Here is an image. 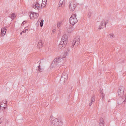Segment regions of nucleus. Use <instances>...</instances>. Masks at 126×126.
<instances>
[{"label": "nucleus", "mask_w": 126, "mask_h": 126, "mask_svg": "<svg viewBox=\"0 0 126 126\" xmlns=\"http://www.w3.org/2000/svg\"><path fill=\"white\" fill-rule=\"evenodd\" d=\"M69 51V49L68 48H67L66 50H65V54H68Z\"/></svg>", "instance_id": "27"}, {"label": "nucleus", "mask_w": 126, "mask_h": 126, "mask_svg": "<svg viewBox=\"0 0 126 126\" xmlns=\"http://www.w3.org/2000/svg\"><path fill=\"white\" fill-rule=\"evenodd\" d=\"M76 14H72L69 19V21L71 25H73L77 23L78 20L76 18Z\"/></svg>", "instance_id": "3"}, {"label": "nucleus", "mask_w": 126, "mask_h": 126, "mask_svg": "<svg viewBox=\"0 0 126 126\" xmlns=\"http://www.w3.org/2000/svg\"><path fill=\"white\" fill-rule=\"evenodd\" d=\"M6 31V29L5 28H4L1 29V33L2 36H4L5 34Z\"/></svg>", "instance_id": "14"}, {"label": "nucleus", "mask_w": 126, "mask_h": 126, "mask_svg": "<svg viewBox=\"0 0 126 126\" xmlns=\"http://www.w3.org/2000/svg\"><path fill=\"white\" fill-rule=\"evenodd\" d=\"M67 35H64L63 36L61 41V43H63L66 44H67Z\"/></svg>", "instance_id": "10"}, {"label": "nucleus", "mask_w": 126, "mask_h": 126, "mask_svg": "<svg viewBox=\"0 0 126 126\" xmlns=\"http://www.w3.org/2000/svg\"><path fill=\"white\" fill-rule=\"evenodd\" d=\"M92 12H89L88 13V18H90L92 14Z\"/></svg>", "instance_id": "29"}, {"label": "nucleus", "mask_w": 126, "mask_h": 126, "mask_svg": "<svg viewBox=\"0 0 126 126\" xmlns=\"http://www.w3.org/2000/svg\"><path fill=\"white\" fill-rule=\"evenodd\" d=\"M101 21L104 22V26L105 27V28L106 24H107L108 23V20H107L106 21L104 20H103Z\"/></svg>", "instance_id": "25"}, {"label": "nucleus", "mask_w": 126, "mask_h": 126, "mask_svg": "<svg viewBox=\"0 0 126 126\" xmlns=\"http://www.w3.org/2000/svg\"><path fill=\"white\" fill-rule=\"evenodd\" d=\"M104 22L103 21H101V24L99 26V28L98 29V30H100L101 29H102L103 28V27H102L103 26H104V25H103L104 24Z\"/></svg>", "instance_id": "17"}, {"label": "nucleus", "mask_w": 126, "mask_h": 126, "mask_svg": "<svg viewBox=\"0 0 126 126\" xmlns=\"http://www.w3.org/2000/svg\"><path fill=\"white\" fill-rule=\"evenodd\" d=\"M125 88L123 86H121L119 87L118 91V94L120 97L121 96L124 94V92Z\"/></svg>", "instance_id": "7"}, {"label": "nucleus", "mask_w": 126, "mask_h": 126, "mask_svg": "<svg viewBox=\"0 0 126 126\" xmlns=\"http://www.w3.org/2000/svg\"><path fill=\"white\" fill-rule=\"evenodd\" d=\"M42 3L45 5H46L47 4V2H45V1L43 2Z\"/></svg>", "instance_id": "34"}, {"label": "nucleus", "mask_w": 126, "mask_h": 126, "mask_svg": "<svg viewBox=\"0 0 126 126\" xmlns=\"http://www.w3.org/2000/svg\"><path fill=\"white\" fill-rule=\"evenodd\" d=\"M40 61V62L38 61L37 62V63H39V64L38 65L37 68L36 69V70L37 71V72L39 73L42 72L44 70L43 68H42L40 66V65L41 64V63L43 62V60L41 59Z\"/></svg>", "instance_id": "6"}, {"label": "nucleus", "mask_w": 126, "mask_h": 126, "mask_svg": "<svg viewBox=\"0 0 126 126\" xmlns=\"http://www.w3.org/2000/svg\"><path fill=\"white\" fill-rule=\"evenodd\" d=\"M69 8L71 11H73L76 6V5L72 1H71L69 2Z\"/></svg>", "instance_id": "8"}, {"label": "nucleus", "mask_w": 126, "mask_h": 126, "mask_svg": "<svg viewBox=\"0 0 126 126\" xmlns=\"http://www.w3.org/2000/svg\"><path fill=\"white\" fill-rule=\"evenodd\" d=\"M34 3L35 4H34L33 6V8L36 10L39 9L40 7V5L37 2H36V3Z\"/></svg>", "instance_id": "13"}, {"label": "nucleus", "mask_w": 126, "mask_h": 126, "mask_svg": "<svg viewBox=\"0 0 126 126\" xmlns=\"http://www.w3.org/2000/svg\"><path fill=\"white\" fill-rule=\"evenodd\" d=\"M67 74H63L61 76L60 83L62 85H63L67 81Z\"/></svg>", "instance_id": "4"}, {"label": "nucleus", "mask_w": 126, "mask_h": 126, "mask_svg": "<svg viewBox=\"0 0 126 126\" xmlns=\"http://www.w3.org/2000/svg\"><path fill=\"white\" fill-rule=\"evenodd\" d=\"M42 2H45H45H47V0H42Z\"/></svg>", "instance_id": "37"}, {"label": "nucleus", "mask_w": 126, "mask_h": 126, "mask_svg": "<svg viewBox=\"0 0 126 126\" xmlns=\"http://www.w3.org/2000/svg\"><path fill=\"white\" fill-rule=\"evenodd\" d=\"M22 32H20V34H21V35H22Z\"/></svg>", "instance_id": "40"}, {"label": "nucleus", "mask_w": 126, "mask_h": 126, "mask_svg": "<svg viewBox=\"0 0 126 126\" xmlns=\"http://www.w3.org/2000/svg\"><path fill=\"white\" fill-rule=\"evenodd\" d=\"M73 26V25L70 24L67 25L66 28L68 32L71 33L74 30Z\"/></svg>", "instance_id": "9"}, {"label": "nucleus", "mask_w": 126, "mask_h": 126, "mask_svg": "<svg viewBox=\"0 0 126 126\" xmlns=\"http://www.w3.org/2000/svg\"><path fill=\"white\" fill-rule=\"evenodd\" d=\"M66 57L61 58L59 57L55 59L51 65L52 68L59 67L62 65L65 62Z\"/></svg>", "instance_id": "1"}, {"label": "nucleus", "mask_w": 126, "mask_h": 126, "mask_svg": "<svg viewBox=\"0 0 126 126\" xmlns=\"http://www.w3.org/2000/svg\"><path fill=\"white\" fill-rule=\"evenodd\" d=\"M94 101L95 98L94 97V96L93 95V96L92 97L91 102L89 104V105L90 106H91V105L93 102Z\"/></svg>", "instance_id": "18"}, {"label": "nucleus", "mask_w": 126, "mask_h": 126, "mask_svg": "<svg viewBox=\"0 0 126 126\" xmlns=\"http://www.w3.org/2000/svg\"><path fill=\"white\" fill-rule=\"evenodd\" d=\"M26 32V30H24L22 32L23 33H25Z\"/></svg>", "instance_id": "39"}, {"label": "nucleus", "mask_w": 126, "mask_h": 126, "mask_svg": "<svg viewBox=\"0 0 126 126\" xmlns=\"http://www.w3.org/2000/svg\"><path fill=\"white\" fill-rule=\"evenodd\" d=\"M43 46L42 42L41 41H39L38 44L37 48L39 49L42 47Z\"/></svg>", "instance_id": "16"}, {"label": "nucleus", "mask_w": 126, "mask_h": 126, "mask_svg": "<svg viewBox=\"0 0 126 126\" xmlns=\"http://www.w3.org/2000/svg\"><path fill=\"white\" fill-rule=\"evenodd\" d=\"M62 22H60L59 23H58L57 24V27L58 28H59L61 26V24Z\"/></svg>", "instance_id": "31"}, {"label": "nucleus", "mask_w": 126, "mask_h": 126, "mask_svg": "<svg viewBox=\"0 0 126 126\" xmlns=\"http://www.w3.org/2000/svg\"><path fill=\"white\" fill-rule=\"evenodd\" d=\"M26 22V21H24L22 23V24L24 25V24H25V23Z\"/></svg>", "instance_id": "36"}, {"label": "nucleus", "mask_w": 126, "mask_h": 126, "mask_svg": "<svg viewBox=\"0 0 126 126\" xmlns=\"http://www.w3.org/2000/svg\"><path fill=\"white\" fill-rule=\"evenodd\" d=\"M1 103V104H7V101L5 100H3Z\"/></svg>", "instance_id": "30"}, {"label": "nucleus", "mask_w": 126, "mask_h": 126, "mask_svg": "<svg viewBox=\"0 0 126 126\" xmlns=\"http://www.w3.org/2000/svg\"><path fill=\"white\" fill-rule=\"evenodd\" d=\"M25 30H26V31L27 30V31H28V29H27Z\"/></svg>", "instance_id": "41"}, {"label": "nucleus", "mask_w": 126, "mask_h": 126, "mask_svg": "<svg viewBox=\"0 0 126 126\" xmlns=\"http://www.w3.org/2000/svg\"><path fill=\"white\" fill-rule=\"evenodd\" d=\"M99 125L100 126H104V122L103 118H101L100 120Z\"/></svg>", "instance_id": "15"}, {"label": "nucleus", "mask_w": 126, "mask_h": 126, "mask_svg": "<svg viewBox=\"0 0 126 126\" xmlns=\"http://www.w3.org/2000/svg\"><path fill=\"white\" fill-rule=\"evenodd\" d=\"M64 0H60L59 3V6L60 7L63 3V2H64Z\"/></svg>", "instance_id": "22"}, {"label": "nucleus", "mask_w": 126, "mask_h": 126, "mask_svg": "<svg viewBox=\"0 0 126 126\" xmlns=\"http://www.w3.org/2000/svg\"><path fill=\"white\" fill-rule=\"evenodd\" d=\"M55 31H56V30H53L52 31V33H54V32H55Z\"/></svg>", "instance_id": "38"}, {"label": "nucleus", "mask_w": 126, "mask_h": 126, "mask_svg": "<svg viewBox=\"0 0 126 126\" xmlns=\"http://www.w3.org/2000/svg\"><path fill=\"white\" fill-rule=\"evenodd\" d=\"M43 22L44 20L43 19L41 20V21L40 22V26L41 27H42L43 26Z\"/></svg>", "instance_id": "26"}, {"label": "nucleus", "mask_w": 126, "mask_h": 126, "mask_svg": "<svg viewBox=\"0 0 126 126\" xmlns=\"http://www.w3.org/2000/svg\"><path fill=\"white\" fill-rule=\"evenodd\" d=\"M5 108H4V107H1L0 106V110H3Z\"/></svg>", "instance_id": "33"}, {"label": "nucleus", "mask_w": 126, "mask_h": 126, "mask_svg": "<svg viewBox=\"0 0 126 126\" xmlns=\"http://www.w3.org/2000/svg\"><path fill=\"white\" fill-rule=\"evenodd\" d=\"M33 18L34 19L36 18L39 16V14L38 13H36L34 12V13L33 14Z\"/></svg>", "instance_id": "20"}, {"label": "nucleus", "mask_w": 126, "mask_h": 126, "mask_svg": "<svg viewBox=\"0 0 126 126\" xmlns=\"http://www.w3.org/2000/svg\"><path fill=\"white\" fill-rule=\"evenodd\" d=\"M3 117H1L0 119V124L1 123V122L3 121Z\"/></svg>", "instance_id": "32"}, {"label": "nucleus", "mask_w": 126, "mask_h": 126, "mask_svg": "<svg viewBox=\"0 0 126 126\" xmlns=\"http://www.w3.org/2000/svg\"><path fill=\"white\" fill-rule=\"evenodd\" d=\"M66 44L63 43H61L60 42L58 46V48L59 50L65 47Z\"/></svg>", "instance_id": "12"}, {"label": "nucleus", "mask_w": 126, "mask_h": 126, "mask_svg": "<svg viewBox=\"0 0 126 126\" xmlns=\"http://www.w3.org/2000/svg\"><path fill=\"white\" fill-rule=\"evenodd\" d=\"M80 44V38H75L73 40L72 44V45L71 46L72 49L74 47V46L75 45L76 46H77Z\"/></svg>", "instance_id": "5"}, {"label": "nucleus", "mask_w": 126, "mask_h": 126, "mask_svg": "<svg viewBox=\"0 0 126 126\" xmlns=\"http://www.w3.org/2000/svg\"><path fill=\"white\" fill-rule=\"evenodd\" d=\"M46 5H45L43 4L42 3V4L41 5V7H44Z\"/></svg>", "instance_id": "35"}, {"label": "nucleus", "mask_w": 126, "mask_h": 126, "mask_svg": "<svg viewBox=\"0 0 126 126\" xmlns=\"http://www.w3.org/2000/svg\"><path fill=\"white\" fill-rule=\"evenodd\" d=\"M34 13V12H31V13L30 15V18L31 19H33V14Z\"/></svg>", "instance_id": "21"}, {"label": "nucleus", "mask_w": 126, "mask_h": 126, "mask_svg": "<svg viewBox=\"0 0 126 126\" xmlns=\"http://www.w3.org/2000/svg\"><path fill=\"white\" fill-rule=\"evenodd\" d=\"M110 35V38H114V34H109Z\"/></svg>", "instance_id": "28"}, {"label": "nucleus", "mask_w": 126, "mask_h": 126, "mask_svg": "<svg viewBox=\"0 0 126 126\" xmlns=\"http://www.w3.org/2000/svg\"><path fill=\"white\" fill-rule=\"evenodd\" d=\"M15 13H13L11 14V16H9V17L11 19L12 18V19H13L14 18L16 17V16H15Z\"/></svg>", "instance_id": "23"}, {"label": "nucleus", "mask_w": 126, "mask_h": 126, "mask_svg": "<svg viewBox=\"0 0 126 126\" xmlns=\"http://www.w3.org/2000/svg\"><path fill=\"white\" fill-rule=\"evenodd\" d=\"M7 106V104H1V103L0 106L1 107L6 108Z\"/></svg>", "instance_id": "24"}, {"label": "nucleus", "mask_w": 126, "mask_h": 126, "mask_svg": "<svg viewBox=\"0 0 126 126\" xmlns=\"http://www.w3.org/2000/svg\"><path fill=\"white\" fill-rule=\"evenodd\" d=\"M101 90V89L100 90V94H100V96H101V97L102 98V99L103 100L104 99V94H103V92H102V91L101 90Z\"/></svg>", "instance_id": "19"}, {"label": "nucleus", "mask_w": 126, "mask_h": 126, "mask_svg": "<svg viewBox=\"0 0 126 126\" xmlns=\"http://www.w3.org/2000/svg\"><path fill=\"white\" fill-rule=\"evenodd\" d=\"M52 120L51 124L54 126H61L63 124V122L61 120H58L57 118H54L52 116L51 117L50 119V121Z\"/></svg>", "instance_id": "2"}, {"label": "nucleus", "mask_w": 126, "mask_h": 126, "mask_svg": "<svg viewBox=\"0 0 126 126\" xmlns=\"http://www.w3.org/2000/svg\"><path fill=\"white\" fill-rule=\"evenodd\" d=\"M126 101V96H125L124 98H120L118 100V103L120 104L121 102H122L123 104H125Z\"/></svg>", "instance_id": "11"}]
</instances>
